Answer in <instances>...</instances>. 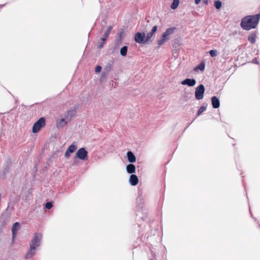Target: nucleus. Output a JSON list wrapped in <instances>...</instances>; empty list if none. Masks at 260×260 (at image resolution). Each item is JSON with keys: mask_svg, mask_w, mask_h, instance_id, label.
Returning <instances> with one entry per match:
<instances>
[{"mask_svg": "<svg viewBox=\"0 0 260 260\" xmlns=\"http://www.w3.org/2000/svg\"><path fill=\"white\" fill-rule=\"evenodd\" d=\"M260 19V11L255 15H247L242 18L240 25L245 30H250L256 27Z\"/></svg>", "mask_w": 260, "mask_h": 260, "instance_id": "obj_1", "label": "nucleus"}, {"mask_svg": "<svg viewBox=\"0 0 260 260\" xmlns=\"http://www.w3.org/2000/svg\"><path fill=\"white\" fill-rule=\"evenodd\" d=\"M43 235L40 233L36 232L29 242V249L25 254V258L26 259L32 257L36 253L37 248L41 245Z\"/></svg>", "mask_w": 260, "mask_h": 260, "instance_id": "obj_2", "label": "nucleus"}, {"mask_svg": "<svg viewBox=\"0 0 260 260\" xmlns=\"http://www.w3.org/2000/svg\"><path fill=\"white\" fill-rule=\"evenodd\" d=\"M143 196L142 191L139 189L138 196L136 198L137 210L138 213L136 214V220L141 218L142 220H145L147 217V212L143 209L142 205Z\"/></svg>", "mask_w": 260, "mask_h": 260, "instance_id": "obj_3", "label": "nucleus"}, {"mask_svg": "<svg viewBox=\"0 0 260 260\" xmlns=\"http://www.w3.org/2000/svg\"><path fill=\"white\" fill-rule=\"evenodd\" d=\"M14 167L12 159L9 157H7L5 161L3 166L2 170L0 171V178L2 179L6 178L7 175L12 174L14 171Z\"/></svg>", "mask_w": 260, "mask_h": 260, "instance_id": "obj_4", "label": "nucleus"}, {"mask_svg": "<svg viewBox=\"0 0 260 260\" xmlns=\"http://www.w3.org/2000/svg\"><path fill=\"white\" fill-rule=\"evenodd\" d=\"M125 36V32L124 28H120L117 33V36L115 40L114 47L111 49V54H114L117 52L118 49L121 44Z\"/></svg>", "mask_w": 260, "mask_h": 260, "instance_id": "obj_5", "label": "nucleus"}, {"mask_svg": "<svg viewBox=\"0 0 260 260\" xmlns=\"http://www.w3.org/2000/svg\"><path fill=\"white\" fill-rule=\"evenodd\" d=\"M176 29V27L168 28L166 31L161 34L159 39L157 41L158 46H160L162 45L166 42L169 40L170 38L169 36L173 34Z\"/></svg>", "mask_w": 260, "mask_h": 260, "instance_id": "obj_6", "label": "nucleus"}, {"mask_svg": "<svg viewBox=\"0 0 260 260\" xmlns=\"http://www.w3.org/2000/svg\"><path fill=\"white\" fill-rule=\"evenodd\" d=\"M78 159H80L84 161L88 159V151L85 149V147H80L76 151L74 158L73 163L74 164H77Z\"/></svg>", "mask_w": 260, "mask_h": 260, "instance_id": "obj_7", "label": "nucleus"}, {"mask_svg": "<svg viewBox=\"0 0 260 260\" xmlns=\"http://www.w3.org/2000/svg\"><path fill=\"white\" fill-rule=\"evenodd\" d=\"M79 108V104H76L70 109L67 111L64 114V117L68 121L70 122L73 118L76 117L77 111Z\"/></svg>", "mask_w": 260, "mask_h": 260, "instance_id": "obj_8", "label": "nucleus"}, {"mask_svg": "<svg viewBox=\"0 0 260 260\" xmlns=\"http://www.w3.org/2000/svg\"><path fill=\"white\" fill-rule=\"evenodd\" d=\"M133 39L138 44H147L148 42L144 31H137L134 36Z\"/></svg>", "mask_w": 260, "mask_h": 260, "instance_id": "obj_9", "label": "nucleus"}, {"mask_svg": "<svg viewBox=\"0 0 260 260\" xmlns=\"http://www.w3.org/2000/svg\"><path fill=\"white\" fill-rule=\"evenodd\" d=\"M45 125L46 119L44 117H41L34 123L32 127V132L33 133H37Z\"/></svg>", "mask_w": 260, "mask_h": 260, "instance_id": "obj_10", "label": "nucleus"}, {"mask_svg": "<svg viewBox=\"0 0 260 260\" xmlns=\"http://www.w3.org/2000/svg\"><path fill=\"white\" fill-rule=\"evenodd\" d=\"M205 88L203 84H200L195 89L194 95L196 100H201L204 98Z\"/></svg>", "mask_w": 260, "mask_h": 260, "instance_id": "obj_11", "label": "nucleus"}, {"mask_svg": "<svg viewBox=\"0 0 260 260\" xmlns=\"http://www.w3.org/2000/svg\"><path fill=\"white\" fill-rule=\"evenodd\" d=\"M21 228V224L19 222H14L12 226L11 231H12V242L13 243L15 241L18 231Z\"/></svg>", "mask_w": 260, "mask_h": 260, "instance_id": "obj_12", "label": "nucleus"}, {"mask_svg": "<svg viewBox=\"0 0 260 260\" xmlns=\"http://www.w3.org/2000/svg\"><path fill=\"white\" fill-rule=\"evenodd\" d=\"M14 210V204L9 202L7 208L2 213L1 216L3 217H7L10 218Z\"/></svg>", "mask_w": 260, "mask_h": 260, "instance_id": "obj_13", "label": "nucleus"}, {"mask_svg": "<svg viewBox=\"0 0 260 260\" xmlns=\"http://www.w3.org/2000/svg\"><path fill=\"white\" fill-rule=\"evenodd\" d=\"M157 25L153 26L151 28V30L149 32H148L147 35H146V37L148 43L152 42L153 41V40L152 39V38L157 31Z\"/></svg>", "mask_w": 260, "mask_h": 260, "instance_id": "obj_14", "label": "nucleus"}, {"mask_svg": "<svg viewBox=\"0 0 260 260\" xmlns=\"http://www.w3.org/2000/svg\"><path fill=\"white\" fill-rule=\"evenodd\" d=\"M181 84L182 85H187L189 87H193L196 84V80L194 78H185L181 81Z\"/></svg>", "mask_w": 260, "mask_h": 260, "instance_id": "obj_15", "label": "nucleus"}, {"mask_svg": "<svg viewBox=\"0 0 260 260\" xmlns=\"http://www.w3.org/2000/svg\"><path fill=\"white\" fill-rule=\"evenodd\" d=\"M127 160L129 163L135 162L137 160V158L135 154L131 150H128L126 153Z\"/></svg>", "mask_w": 260, "mask_h": 260, "instance_id": "obj_16", "label": "nucleus"}, {"mask_svg": "<svg viewBox=\"0 0 260 260\" xmlns=\"http://www.w3.org/2000/svg\"><path fill=\"white\" fill-rule=\"evenodd\" d=\"M211 105L214 109H217L220 107L219 98L216 96H213L211 98Z\"/></svg>", "mask_w": 260, "mask_h": 260, "instance_id": "obj_17", "label": "nucleus"}, {"mask_svg": "<svg viewBox=\"0 0 260 260\" xmlns=\"http://www.w3.org/2000/svg\"><path fill=\"white\" fill-rule=\"evenodd\" d=\"M69 122V121H68L64 117L59 120H57L56 127L57 128H61L67 125Z\"/></svg>", "mask_w": 260, "mask_h": 260, "instance_id": "obj_18", "label": "nucleus"}, {"mask_svg": "<svg viewBox=\"0 0 260 260\" xmlns=\"http://www.w3.org/2000/svg\"><path fill=\"white\" fill-rule=\"evenodd\" d=\"M139 183V178L135 174H131L129 178V183L132 186H136Z\"/></svg>", "mask_w": 260, "mask_h": 260, "instance_id": "obj_19", "label": "nucleus"}, {"mask_svg": "<svg viewBox=\"0 0 260 260\" xmlns=\"http://www.w3.org/2000/svg\"><path fill=\"white\" fill-rule=\"evenodd\" d=\"M126 172L128 174H133L136 173V168L135 165L133 163H129L126 166Z\"/></svg>", "mask_w": 260, "mask_h": 260, "instance_id": "obj_20", "label": "nucleus"}, {"mask_svg": "<svg viewBox=\"0 0 260 260\" xmlns=\"http://www.w3.org/2000/svg\"><path fill=\"white\" fill-rule=\"evenodd\" d=\"M205 69V62L204 60H202L200 63H199L197 66H196L193 70L194 71H200L201 72H203Z\"/></svg>", "mask_w": 260, "mask_h": 260, "instance_id": "obj_21", "label": "nucleus"}, {"mask_svg": "<svg viewBox=\"0 0 260 260\" xmlns=\"http://www.w3.org/2000/svg\"><path fill=\"white\" fill-rule=\"evenodd\" d=\"M107 39L102 37L100 39V41L98 42L96 48L99 49H101L104 48V45L106 43L107 41Z\"/></svg>", "mask_w": 260, "mask_h": 260, "instance_id": "obj_22", "label": "nucleus"}, {"mask_svg": "<svg viewBox=\"0 0 260 260\" xmlns=\"http://www.w3.org/2000/svg\"><path fill=\"white\" fill-rule=\"evenodd\" d=\"M77 148L78 147H68L64 154L65 157L68 158L71 154L77 150Z\"/></svg>", "mask_w": 260, "mask_h": 260, "instance_id": "obj_23", "label": "nucleus"}, {"mask_svg": "<svg viewBox=\"0 0 260 260\" xmlns=\"http://www.w3.org/2000/svg\"><path fill=\"white\" fill-rule=\"evenodd\" d=\"M207 106V104L206 105L203 104L202 106H201L200 107V108L199 109V110H198V111L196 113V117L194 118V119H196V118H197L198 117L200 116L204 111H205L206 110Z\"/></svg>", "mask_w": 260, "mask_h": 260, "instance_id": "obj_24", "label": "nucleus"}, {"mask_svg": "<svg viewBox=\"0 0 260 260\" xmlns=\"http://www.w3.org/2000/svg\"><path fill=\"white\" fill-rule=\"evenodd\" d=\"M112 29H113V26H112V25L108 26L107 27V29L105 31L104 34L102 37L108 39L110 34H111V32Z\"/></svg>", "mask_w": 260, "mask_h": 260, "instance_id": "obj_25", "label": "nucleus"}, {"mask_svg": "<svg viewBox=\"0 0 260 260\" xmlns=\"http://www.w3.org/2000/svg\"><path fill=\"white\" fill-rule=\"evenodd\" d=\"M128 50V46L126 45L122 46L120 49V54L123 56L125 57L127 55Z\"/></svg>", "mask_w": 260, "mask_h": 260, "instance_id": "obj_26", "label": "nucleus"}, {"mask_svg": "<svg viewBox=\"0 0 260 260\" xmlns=\"http://www.w3.org/2000/svg\"><path fill=\"white\" fill-rule=\"evenodd\" d=\"M256 33L252 32L250 35L248 36L247 39L249 42L253 44L256 41Z\"/></svg>", "mask_w": 260, "mask_h": 260, "instance_id": "obj_27", "label": "nucleus"}, {"mask_svg": "<svg viewBox=\"0 0 260 260\" xmlns=\"http://www.w3.org/2000/svg\"><path fill=\"white\" fill-rule=\"evenodd\" d=\"M106 24H107V19L105 17L104 18H103L101 23V28L99 30V32L100 34H102L103 30L105 28V27Z\"/></svg>", "mask_w": 260, "mask_h": 260, "instance_id": "obj_28", "label": "nucleus"}, {"mask_svg": "<svg viewBox=\"0 0 260 260\" xmlns=\"http://www.w3.org/2000/svg\"><path fill=\"white\" fill-rule=\"evenodd\" d=\"M179 3V0H173V2L171 4V8L172 10H176L178 8Z\"/></svg>", "mask_w": 260, "mask_h": 260, "instance_id": "obj_29", "label": "nucleus"}, {"mask_svg": "<svg viewBox=\"0 0 260 260\" xmlns=\"http://www.w3.org/2000/svg\"><path fill=\"white\" fill-rule=\"evenodd\" d=\"M57 140V136L56 135L52 136L49 139V142H48V145H55V142Z\"/></svg>", "mask_w": 260, "mask_h": 260, "instance_id": "obj_30", "label": "nucleus"}, {"mask_svg": "<svg viewBox=\"0 0 260 260\" xmlns=\"http://www.w3.org/2000/svg\"><path fill=\"white\" fill-rule=\"evenodd\" d=\"M222 3L220 0H215L214 2L213 6L217 10H220L222 7Z\"/></svg>", "mask_w": 260, "mask_h": 260, "instance_id": "obj_31", "label": "nucleus"}, {"mask_svg": "<svg viewBox=\"0 0 260 260\" xmlns=\"http://www.w3.org/2000/svg\"><path fill=\"white\" fill-rule=\"evenodd\" d=\"M112 67H113L112 63L108 62L106 65V66L104 67L103 71L107 73H108L112 70Z\"/></svg>", "mask_w": 260, "mask_h": 260, "instance_id": "obj_32", "label": "nucleus"}, {"mask_svg": "<svg viewBox=\"0 0 260 260\" xmlns=\"http://www.w3.org/2000/svg\"><path fill=\"white\" fill-rule=\"evenodd\" d=\"M107 72H105V71H103L102 72V74H101V77L99 79V82L100 83H103L105 80V79L107 77Z\"/></svg>", "mask_w": 260, "mask_h": 260, "instance_id": "obj_33", "label": "nucleus"}, {"mask_svg": "<svg viewBox=\"0 0 260 260\" xmlns=\"http://www.w3.org/2000/svg\"><path fill=\"white\" fill-rule=\"evenodd\" d=\"M9 219H10L9 217H3V219L1 223V226L5 227L7 224L8 222L9 221Z\"/></svg>", "mask_w": 260, "mask_h": 260, "instance_id": "obj_34", "label": "nucleus"}, {"mask_svg": "<svg viewBox=\"0 0 260 260\" xmlns=\"http://www.w3.org/2000/svg\"><path fill=\"white\" fill-rule=\"evenodd\" d=\"M208 53H209L210 56L212 57H216L218 54L217 51L215 49H211L209 50Z\"/></svg>", "mask_w": 260, "mask_h": 260, "instance_id": "obj_35", "label": "nucleus"}, {"mask_svg": "<svg viewBox=\"0 0 260 260\" xmlns=\"http://www.w3.org/2000/svg\"><path fill=\"white\" fill-rule=\"evenodd\" d=\"M54 202L53 201L47 202L45 204V208L47 210H49L52 208L53 206Z\"/></svg>", "mask_w": 260, "mask_h": 260, "instance_id": "obj_36", "label": "nucleus"}, {"mask_svg": "<svg viewBox=\"0 0 260 260\" xmlns=\"http://www.w3.org/2000/svg\"><path fill=\"white\" fill-rule=\"evenodd\" d=\"M157 229H155L154 230H151L150 233H147V240L151 238L152 236H155L156 233L157 232Z\"/></svg>", "mask_w": 260, "mask_h": 260, "instance_id": "obj_37", "label": "nucleus"}, {"mask_svg": "<svg viewBox=\"0 0 260 260\" xmlns=\"http://www.w3.org/2000/svg\"><path fill=\"white\" fill-rule=\"evenodd\" d=\"M102 69V67L100 65H97L95 66L94 68V72L95 74H99L100 73Z\"/></svg>", "mask_w": 260, "mask_h": 260, "instance_id": "obj_38", "label": "nucleus"}, {"mask_svg": "<svg viewBox=\"0 0 260 260\" xmlns=\"http://www.w3.org/2000/svg\"><path fill=\"white\" fill-rule=\"evenodd\" d=\"M251 62L252 63H254V64H259V62L258 61V58L257 57H254V58H253L251 60Z\"/></svg>", "mask_w": 260, "mask_h": 260, "instance_id": "obj_39", "label": "nucleus"}, {"mask_svg": "<svg viewBox=\"0 0 260 260\" xmlns=\"http://www.w3.org/2000/svg\"><path fill=\"white\" fill-rule=\"evenodd\" d=\"M249 212H250V214L251 217L253 219V220H254L255 222H257L258 223V221H257L256 218H255L253 216L251 212L250 209H249Z\"/></svg>", "mask_w": 260, "mask_h": 260, "instance_id": "obj_40", "label": "nucleus"}, {"mask_svg": "<svg viewBox=\"0 0 260 260\" xmlns=\"http://www.w3.org/2000/svg\"><path fill=\"white\" fill-rule=\"evenodd\" d=\"M110 85H111L112 87H114L115 88V85H116V83L114 82L113 80H111L110 82Z\"/></svg>", "mask_w": 260, "mask_h": 260, "instance_id": "obj_41", "label": "nucleus"}, {"mask_svg": "<svg viewBox=\"0 0 260 260\" xmlns=\"http://www.w3.org/2000/svg\"><path fill=\"white\" fill-rule=\"evenodd\" d=\"M49 165H50V163H49V161H47V162H46V164L45 167H44V169H45V170H47V169H48V168L49 167Z\"/></svg>", "mask_w": 260, "mask_h": 260, "instance_id": "obj_42", "label": "nucleus"}, {"mask_svg": "<svg viewBox=\"0 0 260 260\" xmlns=\"http://www.w3.org/2000/svg\"><path fill=\"white\" fill-rule=\"evenodd\" d=\"M77 143L75 142H73L72 144H70L69 146H77Z\"/></svg>", "mask_w": 260, "mask_h": 260, "instance_id": "obj_43", "label": "nucleus"}, {"mask_svg": "<svg viewBox=\"0 0 260 260\" xmlns=\"http://www.w3.org/2000/svg\"><path fill=\"white\" fill-rule=\"evenodd\" d=\"M201 0H194V3L196 5H198L200 3Z\"/></svg>", "mask_w": 260, "mask_h": 260, "instance_id": "obj_44", "label": "nucleus"}, {"mask_svg": "<svg viewBox=\"0 0 260 260\" xmlns=\"http://www.w3.org/2000/svg\"><path fill=\"white\" fill-rule=\"evenodd\" d=\"M178 46H179V44H177V43H175V44H174L173 45V47L174 48H177Z\"/></svg>", "mask_w": 260, "mask_h": 260, "instance_id": "obj_45", "label": "nucleus"}, {"mask_svg": "<svg viewBox=\"0 0 260 260\" xmlns=\"http://www.w3.org/2000/svg\"><path fill=\"white\" fill-rule=\"evenodd\" d=\"M209 0H203V2L205 5H208Z\"/></svg>", "mask_w": 260, "mask_h": 260, "instance_id": "obj_46", "label": "nucleus"}, {"mask_svg": "<svg viewBox=\"0 0 260 260\" xmlns=\"http://www.w3.org/2000/svg\"><path fill=\"white\" fill-rule=\"evenodd\" d=\"M195 119L194 118V119L190 123H187V126L184 128V131H185V129L188 127V126L194 121Z\"/></svg>", "mask_w": 260, "mask_h": 260, "instance_id": "obj_47", "label": "nucleus"}, {"mask_svg": "<svg viewBox=\"0 0 260 260\" xmlns=\"http://www.w3.org/2000/svg\"><path fill=\"white\" fill-rule=\"evenodd\" d=\"M33 170H34L35 171H37V164L34 166V168H33Z\"/></svg>", "mask_w": 260, "mask_h": 260, "instance_id": "obj_48", "label": "nucleus"}, {"mask_svg": "<svg viewBox=\"0 0 260 260\" xmlns=\"http://www.w3.org/2000/svg\"><path fill=\"white\" fill-rule=\"evenodd\" d=\"M5 4H4V5H0V7H3L4 6H5Z\"/></svg>", "mask_w": 260, "mask_h": 260, "instance_id": "obj_49", "label": "nucleus"}, {"mask_svg": "<svg viewBox=\"0 0 260 260\" xmlns=\"http://www.w3.org/2000/svg\"><path fill=\"white\" fill-rule=\"evenodd\" d=\"M45 147H43L42 149V152H43L45 150Z\"/></svg>", "mask_w": 260, "mask_h": 260, "instance_id": "obj_50", "label": "nucleus"}, {"mask_svg": "<svg viewBox=\"0 0 260 260\" xmlns=\"http://www.w3.org/2000/svg\"><path fill=\"white\" fill-rule=\"evenodd\" d=\"M15 102H16V103L18 102V99H17L15 100Z\"/></svg>", "mask_w": 260, "mask_h": 260, "instance_id": "obj_51", "label": "nucleus"}, {"mask_svg": "<svg viewBox=\"0 0 260 260\" xmlns=\"http://www.w3.org/2000/svg\"><path fill=\"white\" fill-rule=\"evenodd\" d=\"M137 224H138V227H140V225L139 223H138Z\"/></svg>", "mask_w": 260, "mask_h": 260, "instance_id": "obj_52", "label": "nucleus"}, {"mask_svg": "<svg viewBox=\"0 0 260 260\" xmlns=\"http://www.w3.org/2000/svg\"><path fill=\"white\" fill-rule=\"evenodd\" d=\"M47 145V143H46L44 145V147H46V146Z\"/></svg>", "mask_w": 260, "mask_h": 260, "instance_id": "obj_53", "label": "nucleus"}, {"mask_svg": "<svg viewBox=\"0 0 260 260\" xmlns=\"http://www.w3.org/2000/svg\"><path fill=\"white\" fill-rule=\"evenodd\" d=\"M47 145V143H46L44 145V147H46V146Z\"/></svg>", "mask_w": 260, "mask_h": 260, "instance_id": "obj_54", "label": "nucleus"}, {"mask_svg": "<svg viewBox=\"0 0 260 260\" xmlns=\"http://www.w3.org/2000/svg\"><path fill=\"white\" fill-rule=\"evenodd\" d=\"M47 145V143H46L44 145V147H46V146Z\"/></svg>", "mask_w": 260, "mask_h": 260, "instance_id": "obj_55", "label": "nucleus"}, {"mask_svg": "<svg viewBox=\"0 0 260 260\" xmlns=\"http://www.w3.org/2000/svg\"><path fill=\"white\" fill-rule=\"evenodd\" d=\"M47 145V143H46L44 145V147H46V146Z\"/></svg>", "mask_w": 260, "mask_h": 260, "instance_id": "obj_56", "label": "nucleus"}, {"mask_svg": "<svg viewBox=\"0 0 260 260\" xmlns=\"http://www.w3.org/2000/svg\"><path fill=\"white\" fill-rule=\"evenodd\" d=\"M149 221H150V222H152L153 221V220H152V221H151V220H149Z\"/></svg>", "mask_w": 260, "mask_h": 260, "instance_id": "obj_57", "label": "nucleus"}, {"mask_svg": "<svg viewBox=\"0 0 260 260\" xmlns=\"http://www.w3.org/2000/svg\"><path fill=\"white\" fill-rule=\"evenodd\" d=\"M65 145V143L62 145V146H64Z\"/></svg>", "mask_w": 260, "mask_h": 260, "instance_id": "obj_58", "label": "nucleus"}, {"mask_svg": "<svg viewBox=\"0 0 260 260\" xmlns=\"http://www.w3.org/2000/svg\"><path fill=\"white\" fill-rule=\"evenodd\" d=\"M150 260H153V259H152V258H150Z\"/></svg>", "mask_w": 260, "mask_h": 260, "instance_id": "obj_59", "label": "nucleus"}]
</instances>
